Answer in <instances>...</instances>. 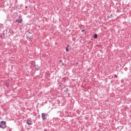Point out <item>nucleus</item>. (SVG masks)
<instances>
[{
  "label": "nucleus",
  "instance_id": "1",
  "mask_svg": "<svg viewBox=\"0 0 131 131\" xmlns=\"http://www.w3.org/2000/svg\"><path fill=\"white\" fill-rule=\"evenodd\" d=\"M1 128H6L7 127V123L5 121H1L0 122Z\"/></svg>",
  "mask_w": 131,
  "mask_h": 131
},
{
  "label": "nucleus",
  "instance_id": "2",
  "mask_svg": "<svg viewBox=\"0 0 131 131\" xmlns=\"http://www.w3.org/2000/svg\"><path fill=\"white\" fill-rule=\"evenodd\" d=\"M41 116L43 120H47V115H46V113H42Z\"/></svg>",
  "mask_w": 131,
  "mask_h": 131
},
{
  "label": "nucleus",
  "instance_id": "3",
  "mask_svg": "<svg viewBox=\"0 0 131 131\" xmlns=\"http://www.w3.org/2000/svg\"><path fill=\"white\" fill-rule=\"evenodd\" d=\"M27 124H28L29 125H31L32 124V121L30 119H28L27 120Z\"/></svg>",
  "mask_w": 131,
  "mask_h": 131
},
{
  "label": "nucleus",
  "instance_id": "4",
  "mask_svg": "<svg viewBox=\"0 0 131 131\" xmlns=\"http://www.w3.org/2000/svg\"><path fill=\"white\" fill-rule=\"evenodd\" d=\"M23 20L22 18H19V19H16V22H18V23H22Z\"/></svg>",
  "mask_w": 131,
  "mask_h": 131
},
{
  "label": "nucleus",
  "instance_id": "5",
  "mask_svg": "<svg viewBox=\"0 0 131 131\" xmlns=\"http://www.w3.org/2000/svg\"><path fill=\"white\" fill-rule=\"evenodd\" d=\"M4 85H6V87L9 88V86H10V84L9 83V82H5L4 83Z\"/></svg>",
  "mask_w": 131,
  "mask_h": 131
},
{
  "label": "nucleus",
  "instance_id": "6",
  "mask_svg": "<svg viewBox=\"0 0 131 131\" xmlns=\"http://www.w3.org/2000/svg\"><path fill=\"white\" fill-rule=\"evenodd\" d=\"M94 38H98V35L97 34H95L93 35Z\"/></svg>",
  "mask_w": 131,
  "mask_h": 131
},
{
  "label": "nucleus",
  "instance_id": "7",
  "mask_svg": "<svg viewBox=\"0 0 131 131\" xmlns=\"http://www.w3.org/2000/svg\"><path fill=\"white\" fill-rule=\"evenodd\" d=\"M111 17H112V14H111V15H108L107 16V19H109V18H111Z\"/></svg>",
  "mask_w": 131,
  "mask_h": 131
},
{
  "label": "nucleus",
  "instance_id": "8",
  "mask_svg": "<svg viewBox=\"0 0 131 131\" xmlns=\"http://www.w3.org/2000/svg\"><path fill=\"white\" fill-rule=\"evenodd\" d=\"M6 31L7 32V30H5V31H3V35H5L6 34Z\"/></svg>",
  "mask_w": 131,
  "mask_h": 131
},
{
  "label": "nucleus",
  "instance_id": "9",
  "mask_svg": "<svg viewBox=\"0 0 131 131\" xmlns=\"http://www.w3.org/2000/svg\"><path fill=\"white\" fill-rule=\"evenodd\" d=\"M66 50V52H69V49H68V47H67Z\"/></svg>",
  "mask_w": 131,
  "mask_h": 131
},
{
  "label": "nucleus",
  "instance_id": "10",
  "mask_svg": "<svg viewBox=\"0 0 131 131\" xmlns=\"http://www.w3.org/2000/svg\"><path fill=\"white\" fill-rule=\"evenodd\" d=\"M114 77H115L116 78H117V77H118L117 75H115Z\"/></svg>",
  "mask_w": 131,
  "mask_h": 131
},
{
  "label": "nucleus",
  "instance_id": "11",
  "mask_svg": "<svg viewBox=\"0 0 131 131\" xmlns=\"http://www.w3.org/2000/svg\"><path fill=\"white\" fill-rule=\"evenodd\" d=\"M8 130H9V131H11V130H12V129H10V127H8Z\"/></svg>",
  "mask_w": 131,
  "mask_h": 131
},
{
  "label": "nucleus",
  "instance_id": "12",
  "mask_svg": "<svg viewBox=\"0 0 131 131\" xmlns=\"http://www.w3.org/2000/svg\"><path fill=\"white\" fill-rule=\"evenodd\" d=\"M84 31H85L84 30H81V32H84Z\"/></svg>",
  "mask_w": 131,
  "mask_h": 131
},
{
  "label": "nucleus",
  "instance_id": "13",
  "mask_svg": "<svg viewBox=\"0 0 131 131\" xmlns=\"http://www.w3.org/2000/svg\"><path fill=\"white\" fill-rule=\"evenodd\" d=\"M60 62H62V60H60Z\"/></svg>",
  "mask_w": 131,
  "mask_h": 131
},
{
  "label": "nucleus",
  "instance_id": "14",
  "mask_svg": "<svg viewBox=\"0 0 131 131\" xmlns=\"http://www.w3.org/2000/svg\"><path fill=\"white\" fill-rule=\"evenodd\" d=\"M76 64H77V65H78V63H77Z\"/></svg>",
  "mask_w": 131,
  "mask_h": 131
}]
</instances>
